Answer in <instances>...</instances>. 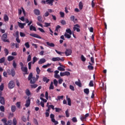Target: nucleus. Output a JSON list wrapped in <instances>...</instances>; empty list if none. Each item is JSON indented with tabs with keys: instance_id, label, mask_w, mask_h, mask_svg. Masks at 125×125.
<instances>
[{
	"instance_id": "39",
	"label": "nucleus",
	"mask_w": 125,
	"mask_h": 125,
	"mask_svg": "<svg viewBox=\"0 0 125 125\" xmlns=\"http://www.w3.org/2000/svg\"><path fill=\"white\" fill-rule=\"evenodd\" d=\"M81 60H82V61H83V62H84V61H85L86 60V58H85V57H84L83 55H81Z\"/></svg>"
},
{
	"instance_id": "5",
	"label": "nucleus",
	"mask_w": 125,
	"mask_h": 125,
	"mask_svg": "<svg viewBox=\"0 0 125 125\" xmlns=\"http://www.w3.org/2000/svg\"><path fill=\"white\" fill-rule=\"evenodd\" d=\"M54 1V0H46V1L42 0V3H44V4H45V3H47V4H50V5H53Z\"/></svg>"
},
{
	"instance_id": "21",
	"label": "nucleus",
	"mask_w": 125,
	"mask_h": 125,
	"mask_svg": "<svg viewBox=\"0 0 125 125\" xmlns=\"http://www.w3.org/2000/svg\"><path fill=\"white\" fill-rule=\"evenodd\" d=\"M66 99L68 102V105L69 106H71L72 104L71 103V99L70 98H68V96H66Z\"/></svg>"
},
{
	"instance_id": "50",
	"label": "nucleus",
	"mask_w": 125,
	"mask_h": 125,
	"mask_svg": "<svg viewBox=\"0 0 125 125\" xmlns=\"http://www.w3.org/2000/svg\"><path fill=\"white\" fill-rule=\"evenodd\" d=\"M13 125H17V120H16V118H14L13 121Z\"/></svg>"
},
{
	"instance_id": "16",
	"label": "nucleus",
	"mask_w": 125,
	"mask_h": 125,
	"mask_svg": "<svg viewBox=\"0 0 125 125\" xmlns=\"http://www.w3.org/2000/svg\"><path fill=\"white\" fill-rule=\"evenodd\" d=\"M70 19L71 21H73L74 23H77V21H78V19H75V17L74 16H71L70 17Z\"/></svg>"
},
{
	"instance_id": "36",
	"label": "nucleus",
	"mask_w": 125,
	"mask_h": 125,
	"mask_svg": "<svg viewBox=\"0 0 125 125\" xmlns=\"http://www.w3.org/2000/svg\"><path fill=\"white\" fill-rule=\"evenodd\" d=\"M49 89H54V86H53V83L52 82H51L50 84Z\"/></svg>"
},
{
	"instance_id": "17",
	"label": "nucleus",
	"mask_w": 125,
	"mask_h": 125,
	"mask_svg": "<svg viewBox=\"0 0 125 125\" xmlns=\"http://www.w3.org/2000/svg\"><path fill=\"white\" fill-rule=\"evenodd\" d=\"M47 45H48V46H50V47H54L55 46V44L53 43H50L48 42H46Z\"/></svg>"
},
{
	"instance_id": "58",
	"label": "nucleus",
	"mask_w": 125,
	"mask_h": 125,
	"mask_svg": "<svg viewBox=\"0 0 125 125\" xmlns=\"http://www.w3.org/2000/svg\"><path fill=\"white\" fill-rule=\"evenodd\" d=\"M4 87V86L3 85V84H2L0 85V90L1 91H2L3 90V88Z\"/></svg>"
},
{
	"instance_id": "47",
	"label": "nucleus",
	"mask_w": 125,
	"mask_h": 125,
	"mask_svg": "<svg viewBox=\"0 0 125 125\" xmlns=\"http://www.w3.org/2000/svg\"><path fill=\"white\" fill-rule=\"evenodd\" d=\"M36 72L38 75H40V73H41V69H40V67H37Z\"/></svg>"
},
{
	"instance_id": "7",
	"label": "nucleus",
	"mask_w": 125,
	"mask_h": 125,
	"mask_svg": "<svg viewBox=\"0 0 125 125\" xmlns=\"http://www.w3.org/2000/svg\"><path fill=\"white\" fill-rule=\"evenodd\" d=\"M64 53L66 56H69V55H71V54H72V50L70 49H66Z\"/></svg>"
},
{
	"instance_id": "28",
	"label": "nucleus",
	"mask_w": 125,
	"mask_h": 125,
	"mask_svg": "<svg viewBox=\"0 0 125 125\" xmlns=\"http://www.w3.org/2000/svg\"><path fill=\"white\" fill-rule=\"evenodd\" d=\"M11 111L14 113L16 111V106L15 105H12L11 106Z\"/></svg>"
},
{
	"instance_id": "8",
	"label": "nucleus",
	"mask_w": 125,
	"mask_h": 125,
	"mask_svg": "<svg viewBox=\"0 0 125 125\" xmlns=\"http://www.w3.org/2000/svg\"><path fill=\"white\" fill-rule=\"evenodd\" d=\"M31 104V98H30V97H28L27 98V100L26 101V104H25V107H29L30 106V104Z\"/></svg>"
},
{
	"instance_id": "52",
	"label": "nucleus",
	"mask_w": 125,
	"mask_h": 125,
	"mask_svg": "<svg viewBox=\"0 0 125 125\" xmlns=\"http://www.w3.org/2000/svg\"><path fill=\"white\" fill-rule=\"evenodd\" d=\"M72 121L73 122V123H77L78 122V120L77 119L76 117H73Z\"/></svg>"
},
{
	"instance_id": "12",
	"label": "nucleus",
	"mask_w": 125,
	"mask_h": 125,
	"mask_svg": "<svg viewBox=\"0 0 125 125\" xmlns=\"http://www.w3.org/2000/svg\"><path fill=\"white\" fill-rule=\"evenodd\" d=\"M45 62H46V60H45V59L42 58L39 60V61L38 62V64L41 65L42 64H43L44 63H45Z\"/></svg>"
},
{
	"instance_id": "2",
	"label": "nucleus",
	"mask_w": 125,
	"mask_h": 125,
	"mask_svg": "<svg viewBox=\"0 0 125 125\" xmlns=\"http://www.w3.org/2000/svg\"><path fill=\"white\" fill-rule=\"evenodd\" d=\"M7 73L9 76H12V77L15 76L16 72L14 68H12L11 70H10V69H8L7 70Z\"/></svg>"
},
{
	"instance_id": "40",
	"label": "nucleus",
	"mask_w": 125,
	"mask_h": 125,
	"mask_svg": "<svg viewBox=\"0 0 125 125\" xmlns=\"http://www.w3.org/2000/svg\"><path fill=\"white\" fill-rule=\"evenodd\" d=\"M64 37L67 39H71V35L68 34L66 33L64 34Z\"/></svg>"
},
{
	"instance_id": "62",
	"label": "nucleus",
	"mask_w": 125,
	"mask_h": 125,
	"mask_svg": "<svg viewBox=\"0 0 125 125\" xmlns=\"http://www.w3.org/2000/svg\"><path fill=\"white\" fill-rule=\"evenodd\" d=\"M2 122L5 125V124H7V120L5 118H3L1 120Z\"/></svg>"
},
{
	"instance_id": "14",
	"label": "nucleus",
	"mask_w": 125,
	"mask_h": 125,
	"mask_svg": "<svg viewBox=\"0 0 125 125\" xmlns=\"http://www.w3.org/2000/svg\"><path fill=\"white\" fill-rule=\"evenodd\" d=\"M3 20L5 22H8L9 21V18L7 15L5 14L4 15Z\"/></svg>"
},
{
	"instance_id": "29",
	"label": "nucleus",
	"mask_w": 125,
	"mask_h": 125,
	"mask_svg": "<svg viewBox=\"0 0 125 125\" xmlns=\"http://www.w3.org/2000/svg\"><path fill=\"white\" fill-rule=\"evenodd\" d=\"M18 24L20 28H21V29H24V26L22 23L18 22Z\"/></svg>"
},
{
	"instance_id": "13",
	"label": "nucleus",
	"mask_w": 125,
	"mask_h": 125,
	"mask_svg": "<svg viewBox=\"0 0 125 125\" xmlns=\"http://www.w3.org/2000/svg\"><path fill=\"white\" fill-rule=\"evenodd\" d=\"M0 103L2 105L5 104V101H4V98L3 97H0Z\"/></svg>"
},
{
	"instance_id": "60",
	"label": "nucleus",
	"mask_w": 125,
	"mask_h": 125,
	"mask_svg": "<svg viewBox=\"0 0 125 125\" xmlns=\"http://www.w3.org/2000/svg\"><path fill=\"white\" fill-rule=\"evenodd\" d=\"M91 6L92 8H93L94 6H95V3H94V0H92Z\"/></svg>"
},
{
	"instance_id": "34",
	"label": "nucleus",
	"mask_w": 125,
	"mask_h": 125,
	"mask_svg": "<svg viewBox=\"0 0 125 125\" xmlns=\"http://www.w3.org/2000/svg\"><path fill=\"white\" fill-rule=\"evenodd\" d=\"M56 52L58 54H59L60 55H61V56H63V55L62 54H64V52H60V51H58L57 50H55Z\"/></svg>"
},
{
	"instance_id": "51",
	"label": "nucleus",
	"mask_w": 125,
	"mask_h": 125,
	"mask_svg": "<svg viewBox=\"0 0 125 125\" xmlns=\"http://www.w3.org/2000/svg\"><path fill=\"white\" fill-rule=\"evenodd\" d=\"M51 122H52V123H54L55 125H58L59 124L58 121H56L55 119L52 120Z\"/></svg>"
},
{
	"instance_id": "33",
	"label": "nucleus",
	"mask_w": 125,
	"mask_h": 125,
	"mask_svg": "<svg viewBox=\"0 0 125 125\" xmlns=\"http://www.w3.org/2000/svg\"><path fill=\"white\" fill-rule=\"evenodd\" d=\"M89 86L90 87H92L93 86H94V84H93V81L92 80H91L90 81V83H89Z\"/></svg>"
},
{
	"instance_id": "24",
	"label": "nucleus",
	"mask_w": 125,
	"mask_h": 125,
	"mask_svg": "<svg viewBox=\"0 0 125 125\" xmlns=\"http://www.w3.org/2000/svg\"><path fill=\"white\" fill-rule=\"evenodd\" d=\"M30 31H32V30H33V31H34L35 32H37V29L36 28V27L33 25H30Z\"/></svg>"
},
{
	"instance_id": "48",
	"label": "nucleus",
	"mask_w": 125,
	"mask_h": 125,
	"mask_svg": "<svg viewBox=\"0 0 125 125\" xmlns=\"http://www.w3.org/2000/svg\"><path fill=\"white\" fill-rule=\"evenodd\" d=\"M87 68L88 70H94V67H93L92 65H88L87 66Z\"/></svg>"
},
{
	"instance_id": "32",
	"label": "nucleus",
	"mask_w": 125,
	"mask_h": 125,
	"mask_svg": "<svg viewBox=\"0 0 125 125\" xmlns=\"http://www.w3.org/2000/svg\"><path fill=\"white\" fill-rule=\"evenodd\" d=\"M37 61H38V58L36 57H34L33 58L32 64H35V63H36V62H37Z\"/></svg>"
},
{
	"instance_id": "23",
	"label": "nucleus",
	"mask_w": 125,
	"mask_h": 125,
	"mask_svg": "<svg viewBox=\"0 0 125 125\" xmlns=\"http://www.w3.org/2000/svg\"><path fill=\"white\" fill-rule=\"evenodd\" d=\"M63 98H64V96H58L57 99H56L57 101H60V100L62 99V100Z\"/></svg>"
},
{
	"instance_id": "55",
	"label": "nucleus",
	"mask_w": 125,
	"mask_h": 125,
	"mask_svg": "<svg viewBox=\"0 0 125 125\" xmlns=\"http://www.w3.org/2000/svg\"><path fill=\"white\" fill-rule=\"evenodd\" d=\"M17 66V64H16L15 61H13V67H14V68L15 69Z\"/></svg>"
},
{
	"instance_id": "20",
	"label": "nucleus",
	"mask_w": 125,
	"mask_h": 125,
	"mask_svg": "<svg viewBox=\"0 0 125 125\" xmlns=\"http://www.w3.org/2000/svg\"><path fill=\"white\" fill-rule=\"evenodd\" d=\"M79 9L80 10H82L83 9V2L80 1L79 4Z\"/></svg>"
},
{
	"instance_id": "43",
	"label": "nucleus",
	"mask_w": 125,
	"mask_h": 125,
	"mask_svg": "<svg viewBox=\"0 0 125 125\" xmlns=\"http://www.w3.org/2000/svg\"><path fill=\"white\" fill-rule=\"evenodd\" d=\"M65 115H66V118H69V117H70V114H69V110L68 109H67L65 111Z\"/></svg>"
},
{
	"instance_id": "19",
	"label": "nucleus",
	"mask_w": 125,
	"mask_h": 125,
	"mask_svg": "<svg viewBox=\"0 0 125 125\" xmlns=\"http://www.w3.org/2000/svg\"><path fill=\"white\" fill-rule=\"evenodd\" d=\"M52 61H53V62H55L56 61H60V57L53 58L52 59Z\"/></svg>"
},
{
	"instance_id": "22",
	"label": "nucleus",
	"mask_w": 125,
	"mask_h": 125,
	"mask_svg": "<svg viewBox=\"0 0 125 125\" xmlns=\"http://www.w3.org/2000/svg\"><path fill=\"white\" fill-rule=\"evenodd\" d=\"M14 59V57L12 56H9L7 58V60L9 62H10V61H12V60H13Z\"/></svg>"
},
{
	"instance_id": "38",
	"label": "nucleus",
	"mask_w": 125,
	"mask_h": 125,
	"mask_svg": "<svg viewBox=\"0 0 125 125\" xmlns=\"http://www.w3.org/2000/svg\"><path fill=\"white\" fill-rule=\"evenodd\" d=\"M32 60V56L31 55H29L27 57V62H30Z\"/></svg>"
},
{
	"instance_id": "25",
	"label": "nucleus",
	"mask_w": 125,
	"mask_h": 125,
	"mask_svg": "<svg viewBox=\"0 0 125 125\" xmlns=\"http://www.w3.org/2000/svg\"><path fill=\"white\" fill-rule=\"evenodd\" d=\"M37 20H38L39 22L41 23H42V16H39L37 17Z\"/></svg>"
},
{
	"instance_id": "57",
	"label": "nucleus",
	"mask_w": 125,
	"mask_h": 125,
	"mask_svg": "<svg viewBox=\"0 0 125 125\" xmlns=\"http://www.w3.org/2000/svg\"><path fill=\"white\" fill-rule=\"evenodd\" d=\"M45 96L46 99L47 100H48V92H47V91H46V92H45Z\"/></svg>"
},
{
	"instance_id": "1",
	"label": "nucleus",
	"mask_w": 125,
	"mask_h": 125,
	"mask_svg": "<svg viewBox=\"0 0 125 125\" xmlns=\"http://www.w3.org/2000/svg\"><path fill=\"white\" fill-rule=\"evenodd\" d=\"M28 81H30V83L31 84H34L36 83V77H33V73H30L28 77Z\"/></svg>"
},
{
	"instance_id": "18",
	"label": "nucleus",
	"mask_w": 125,
	"mask_h": 125,
	"mask_svg": "<svg viewBox=\"0 0 125 125\" xmlns=\"http://www.w3.org/2000/svg\"><path fill=\"white\" fill-rule=\"evenodd\" d=\"M42 81L43 82H44V83H49L50 80L47 79L46 77H43L42 79Z\"/></svg>"
},
{
	"instance_id": "11",
	"label": "nucleus",
	"mask_w": 125,
	"mask_h": 125,
	"mask_svg": "<svg viewBox=\"0 0 125 125\" xmlns=\"http://www.w3.org/2000/svg\"><path fill=\"white\" fill-rule=\"evenodd\" d=\"M34 13L35 15H37V16H39V15H41V11L38 9H35L34 10Z\"/></svg>"
},
{
	"instance_id": "3",
	"label": "nucleus",
	"mask_w": 125,
	"mask_h": 125,
	"mask_svg": "<svg viewBox=\"0 0 125 125\" xmlns=\"http://www.w3.org/2000/svg\"><path fill=\"white\" fill-rule=\"evenodd\" d=\"M1 40L4 42H9V40L7 39V33H4L2 35L1 37Z\"/></svg>"
},
{
	"instance_id": "10",
	"label": "nucleus",
	"mask_w": 125,
	"mask_h": 125,
	"mask_svg": "<svg viewBox=\"0 0 125 125\" xmlns=\"http://www.w3.org/2000/svg\"><path fill=\"white\" fill-rule=\"evenodd\" d=\"M29 36L33 38H36L37 39H42V37L37 34L31 33L29 34Z\"/></svg>"
},
{
	"instance_id": "49",
	"label": "nucleus",
	"mask_w": 125,
	"mask_h": 125,
	"mask_svg": "<svg viewBox=\"0 0 125 125\" xmlns=\"http://www.w3.org/2000/svg\"><path fill=\"white\" fill-rule=\"evenodd\" d=\"M31 87L32 88H37V87H38V84H34L31 85Z\"/></svg>"
},
{
	"instance_id": "37",
	"label": "nucleus",
	"mask_w": 125,
	"mask_h": 125,
	"mask_svg": "<svg viewBox=\"0 0 125 125\" xmlns=\"http://www.w3.org/2000/svg\"><path fill=\"white\" fill-rule=\"evenodd\" d=\"M58 70L59 71H62V72H64V71H65V68H64L61 67V66H59L58 67Z\"/></svg>"
},
{
	"instance_id": "31",
	"label": "nucleus",
	"mask_w": 125,
	"mask_h": 125,
	"mask_svg": "<svg viewBox=\"0 0 125 125\" xmlns=\"http://www.w3.org/2000/svg\"><path fill=\"white\" fill-rule=\"evenodd\" d=\"M4 51L5 54V56H7V55L9 53V51H8V49H7L6 48H5L4 49Z\"/></svg>"
},
{
	"instance_id": "61",
	"label": "nucleus",
	"mask_w": 125,
	"mask_h": 125,
	"mask_svg": "<svg viewBox=\"0 0 125 125\" xmlns=\"http://www.w3.org/2000/svg\"><path fill=\"white\" fill-rule=\"evenodd\" d=\"M44 24H45V25L44 26V27H47L50 26V23L45 22Z\"/></svg>"
},
{
	"instance_id": "64",
	"label": "nucleus",
	"mask_w": 125,
	"mask_h": 125,
	"mask_svg": "<svg viewBox=\"0 0 125 125\" xmlns=\"http://www.w3.org/2000/svg\"><path fill=\"white\" fill-rule=\"evenodd\" d=\"M54 78H55L56 79H60V75L58 74H54Z\"/></svg>"
},
{
	"instance_id": "27",
	"label": "nucleus",
	"mask_w": 125,
	"mask_h": 125,
	"mask_svg": "<svg viewBox=\"0 0 125 125\" xmlns=\"http://www.w3.org/2000/svg\"><path fill=\"white\" fill-rule=\"evenodd\" d=\"M83 91L85 94H87V95H88V94H89V89L85 88L84 89Z\"/></svg>"
},
{
	"instance_id": "54",
	"label": "nucleus",
	"mask_w": 125,
	"mask_h": 125,
	"mask_svg": "<svg viewBox=\"0 0 125 125\" xmlns=\"http://www.w3.org/2000/svg\"><path fill=\"white\" fill-rule=\"evenodd\" d=\"M41 89H42V86H39L36 89V92H40V90H41Z\"/></svg>"
},
{
	"instance_id": "63",
	"label": "nucleus",
	"mask_w": 125,
	"mask_h": 125,
	"mask_svg": "<svg viewBox=\"0 0 125 125\" xmlns=\"http://www.w3.org/2000/svg\"><path fill=\"white\" fill-rule=\"evenodd\" d=\"M20 35L21 37H25L26 36V35L23 32H20Z\"/></svg>"
},
{
	"instance_id": "26",
	"label": "nucleus",
	"mask_w": 125,
	"mask_h": 125,
	"mask_svg": "<svg viewBox=\"0 0 125 125\" xmlns=\"http://www.w3.org/2000/svg\"><path fill=\"white\" fill-rule=\"evenodd\" d=\"M25 94L27 96H30V95H31V92L30 91V90H29V89H27L25 90Z\"/></svg>"
},
{
	"instance_id": "4",
	"label": "nucleus",
	"mask_w": 125,
	"mask_h": 125,
	"mask_svg": "<svg viewBox=\"0 0 125 125\" xmlns=\"http://www.w3.org/2000/svg\"><path fill=\"white\" fill-rule=\"evenodd\" d=\"M15 86V84L14 83V81L13 80L10 81L8 84V87L10 89H12Z\"/></svg>"
},
{
	"instance_id": "56",
	"label": "nucleus",
	"mask_w": 125,
	"mask_h": 125,
	"mask_svg": "<svg viewBox=\"0 0 125 125\" xmlns=\"http://www.w3.org/2000/svg\"><path fill=\"white\" fill-rule=\"evenodd\" d=\"M61 28V26L60 25H57L56 27L55 32H58V29H60Z\"/></svg>"
},
{
	"instance_id": "59",
	"label": "nucleus",
	"mask_w": 125,
	"mask_h": 125,
	"mask_svg": "<svg viewBox=\"0 0 125 125\" xmlns=\"http://www.w3.org/2000/svg\"><path fill=\"white\" fill-rule=\"evenodd\" d=\"M20 65L21 66V69H23V68H24V64L23 63V62H20Z\"/></svg>"
},
{
	"instance_id": "9",
	"label": "nucleus",
	"mask_w": 125,
	"mask_h": 125,
	"mask_svg": "<svg viewBox=\"0 0 125 125\" xmlns=\"http://www.w3.org/2000/svg\"><path fill=\"white\" fill-rule=\"evenodd\" d=\"M21 70L22 71V72L25 73L23 74L24 76H25V75H28L29 74V72H28V67H24L23 68H21Z\"/></svg>"
},
{
	"instance_id": "45",
	"label": "nucleus",
	"mask_w": 125,
	"mask_h": 125,
	"mask_svg": "<svg viewBox=\"0 0 125 125\" xmlns=\"http://www.w3.org/2000/svg\"><path fill=\"white\" fill-rule=\"evenodd\" d=\"M54 84L55 86H57L58 85V81L56 79L54 80Z\"/></svg>"
},
{
	"instance_id": "41",
	"label": "nucleus",
	"mask_w": 125,
	"mask_h": 125,
	"mask_svg": "<svg viewBox=\"0 0 125 125\" xmlns=\"http://www.w3.org/2000/svg\"><path fill=\"white\" fill-rule=\"evenodd\" d=\"M69 89L72 91H75V87L72 85H69Z\"/></svg>"
},
{
	"instance_id": "6",
	"label": "nucleus",
	"mask_w": 125,
	"mask_h": 125,
	"mask_svg": "<svg viewBox=\"0 0 125 125\" xmlns=\"http://www.w3.org/2000/svg\"><path fill=\"white\" fill-rule=\"evenodd\" d=\"M81 28V26H80L79 24H75L74 25L73 29L74 31H76V32H81V29H80Z\"/></svg>"
},
{
	"instance_id": "15",
	"label": "nucleus",
	"mask_w": 125,
	"mask_h": 125,
	"mask_svg": "<svg viewBox=\"0 0 125 125\" xmlns=\"http://www.w3.org/2000/svg\"><path fill=\"white\" fill-rule=\"evenodd\" d=\"M75 84H76V85H78V86H79V87H81L82 83H81V80L80 79H78V81L75 82Z\"/></svg>"
},
{
	"instance_id": "53",
	"label": "nucleus",
	"mask_w": 125,
	"mask_h": 125,
	"mask_svg": "<svg viewBox=\"0 0 125 125\" xmlns=\"http://www.w3.org/2000/svg\"><path fill=\"white\" fill-rule=\"evenodd\" d=\"M24 45L26 46V48H30V44H29V42H26Z\"/></svg>"
},
{
	"instance_id": "46",
	"label": "nucleus",
	"mask_w": 125,
	"mask_h": 125,
	"mask_svg": "<svg viewBox=\"0 0 125 125\" xmlns=\"http://www.w3.org/2000/svg\"><path fill=\"white\" fill-rule=\"evenodd\" d=\"M0 111H1V112H4L5 109L4 106L3 105H1L0 106Z\"/></svg>"
},
{
	"instance_id": "44",
	"label": "nucleus",
	"mask_w": 125,
	"mask_h": 125,
	"mask_svg": "<svg viewBox=\"0 0 125 125\" xmlns=\"http://www.w3.org/2000/svg\"><path fill=\"white\" fill-rule=\"evenodd\" d=\"M55 117V115H54V114H50V118L51 119V121H53V120H55V119H54Z\"/></svg>"
},
{
	"instance_id": "35",
	"label": "nucleus",
	"mask_w": 125,
	"mask_h": 125,
	"mask_svg": "<svg viewBox=\"0 0 125 125\" xmlns=\"http://www.w3.org/2000/svg\"><path fill=\"white\" fill-rule=\"evenodd\" d=\"M66 32L67 33V34H69V35H72V30L70 28L67 29L66 30Z\"/></svg>"
},
{
	"instance_id": "30",
	"label": "nucleus",
	"mask_w": 125,
	"mask_h": 125,
	"mask_svg": "<svg viewBox=\"0 0 125 125\" xmlns=\"http://www.w3.org/2000/svg\"><path fill=\"white\" fill-rule=\"evenodd\" d=\"M5 61V57H2L0 59V63L1 64L2 63H4Z\"/></svg>"
},
{
	"instance_id": "42",
	"label": "nucleus",
	"mask_w": 125,
	"mask_h": 125,
	"mask_svg": "<svg viewBox=\"0 0 125 125\" xmlns=\"http://www.w3.org/2000/svg\"><path fill=\"white\" fill-rule=\"evenodd\" d=\"M16 105L17 108H20V106H21V102H18L16 104Z\"/></svg>"
}]
</instances>
